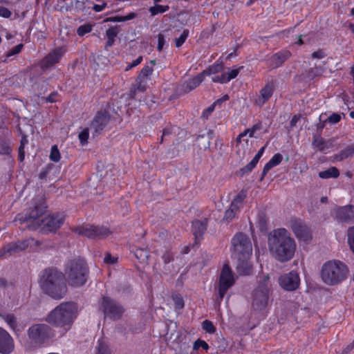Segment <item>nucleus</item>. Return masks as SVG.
I'll return each instance as SVG.
<instances>
[{
    "label": "nucleus",
    "mask_w": 354,
    "mask_h": 354,
    "mask_svg": "<svg viewBox=\"0 0 354 354\" xmlns=\"http://www.w3.org/2000/svg\"><path fill=\"white\" fill-rule=\"evenodd\" d=\"M201 348L207 351L209 350V346L205 341L198 339L194 342L193 349L194 351H198Z\"/></svg>",
    "instance_id": "obj_43"
},
{
    "label": "nucleus",
    "mask_w": 354,
    "mask_h": 354,
    "mask_svg": "<svg viewBox=\"0 0 354 354\" xmlns=\"http://www.w3.org/2000/svg\"><path fill=\"white\" fill-rule=\"evenodd\" d=\"M64 270L68 283L72 287L82 286L88 279L89 269L82 258L75 257L68 261Z\"/></svg>",
    "instance_id": "obj_4"
},
{
    "label": "nucleus",
    "mask_w": 354,
    "mask_h": 354,
    "mask_svg": "<svg viewBox=\"0 0 354 354\" xmlns=\"http://www.w3.org/2000/svg\"><path fill=\"white\" fill-rule=\"evenodd\" d=\"M57 95H58V93L57 91L52 92L50 94H49L46 97V102H50V103L56 102L57 101V100L56 98L57 97Z\"/></svg>",
    "instance_id": "obj_55"
},
{
    "label": "nucleus",
    "mask_w": 354,
    "mask_h": 354,
    "mask_svg": "<svg viewBox=\"0 0 354 354\" xmlns=\"http://www.w3.org/2000/svg\"><path fill=\"white\" fill-rule=\"evenodd\" d=\"M118 34V28L117 26H113L109 28L106 31V36L107 37V40L106 42V47H111L113 45L115 42V39Z\"/></svg>",
    "instance_id": "obj_31"
},
{
    "label": "nucleus",
    "mask_w": 354,
    "mask_h": 354,
    "mask_svg": "<svg viewBox=\"0 0 354 354\" xmlns=\"http://www.w3.org/2000/svg\"><path fill=\"white\" fill-rule=\"evenodd\" d=\"M66 216L63 213L57 212L48 216L41 221L44 228L48 232H55L62 227Z\"/></svg>",
    "instance_id": "obj_21"
},
{
    "label": "nucleus",
    "mask_w": 354,
    "mask_h": 354,
    "mask_svg": "<svg viewBox=\"0 0 354 354\" xmlns=\"http://www.w3.org/2000/svg\"><path fill=\"white\" fill-rule=\"evenodd\" d=\"M92 30V26L89 24H86L80 26L77 29V33L79 36L82 37L84 35L89 33Z\"/></svg>",
    "instance_id": "obj_44"
},
{
    "label": "nucleus",
    "mask_w": 354,
    "mask_h": 354,
    "mask_svg": "<svg viewBox=\"0 0 354 354\" xmlns=\"http://www.w3.org/2000/svg\"><path fill=\"white\" fill-rule=\"evenodd\" d=\"M75 310L76 306L74 303H62L48 315L46 320L48 323L63 327L67 330L73 322Z\"/></svg>",
    "instance_id": "obj_5"
},
{
    "label": "nucleus",
    "mask_w": 354,
    "mask_h": 354,
    "mask_svg": "<svg viewBox=\"0 0 354 354\" xmlns=\"http://www.w3.org/2000/svg\"><path fill=\"white\" fill-rule=\"evenodd\" d=\"M25 147L24 146H19L18 149V160L20 162H23L25 159Z\"/></svg>",
    "instance_id": "obj_56"
},
{
    "label": "nucleus",
    "mask_w": 354,
    "mask_h": 354,
    "mask_svg": "<svg viewBox=\"0 0 354 354\" xmlns=\"http://www.w3.org/2000/svg\"><path fill=\"white\" fill-rule=\"evenodd\" d=\"M39 283L44 292L55 299L63 298L67 292L64 274L55 268L43 270Z\"/></svg>",
    "instance_id": "obj_3"
},
{
    "label": "nucleus",
    "mask_w": 354,
    "mask_h": 354,
    "mask_svg": "<svg viewBox=\"0 0 354 354\" xmlns=\"http://www.w3.org/2000/svg\"><path fill=\"white\" fill-rule=\"evenodd\" d=\"M324 144V142L322 139H320V140H315L313 141V145L318 147L319 149V150H323L324 148H323V145Z\"/></svg>",
    "instance_id": "obj_62"
},
{
    "label": "nucleus",
    "mask_w": 354,
    "mask_h": 354,
    "mask_svg": "<svg viewBox=\"0 0 354 354\" xmlns=\"http://www.w3.org/2000/svg\"><path fill=\"white\" fill-rule=\"evenodd\" d=\"M136 88L134 90L131 91L130 96L131 97L133 98L136 91L144 92L147 89V80L142 79L140 81H138V77H137L136 79Z\"/></svg>",
    "instance_id": "obj_34"
},
{
    "label": "nucleus",
    "mask_w": 354,
    "mask_h": 354,
    "mask_svg": "<svg viewBox=\"0 0 354 354\" xmlns=\"http://www.w3.org/2000/svg\"><path fill=\"white\" fill-rule=\"evenodd\" d=\"M27 335L32 346L41 347L53 337L54 331L47 324H35L29 327Z\"/></svg>",
    "instance_id": "obj_7"
},
{
    "label": "nucleus",
    "mask_w": 354,
    "mask_h": 354,
    "mask_svg": "<svg viewBox=\"0 0 354 354\" xmlns=\"http://www.w3.org/2000/svg\"><path fill=\"white\" fill-rule=\"evenodd\" d=\"M325 53L322 50H318L312 53L311 56L314 59H322L325 57Z\"/></svg>",
    "instance_id": "obj_57"
},
{
    "label": "nucleus",
    "mask_w": 354,
    "mask_h": 354,
    "mask_svg": "<svg viewBox=\"0 0 354 354\" xmlns=\"http://www.w3.org/2000/svg\"><path fill=\"white\" fill-rule=\"evenodd\" d=\"M189 31L188 29H184L180 36L175 39V45L177 48L183 46L189 36Z\"/></svg>",
    "instance_id": "obj_40"
},
{
    "label": "nucleus",
    "mask_w": 354,
    "mask_h": 354,
    "mask_svg": "<svg viewBox=\"0 0 354 354\" xmlns=\"http://www.w3.org/2000/svg\"><path fill=\"white\" fill-rule=\"evenodd\" d=\"M71 230L79 236L89 239H104L112 234L109 228L104 226L83 224L71 228Z\"/></svg>",
    "instance_id": "obj_11"
},
{
    "label": "nucleus",
    "mask_w": 354,
    "mask_h": 354,
    "mask_svg": "<svg viewBox=\"0 0 354 354\" xmlns=\"http://www.w3.org/2000/svg\"><path fill=\"white\" fill-rule=\"evenodd\" d=\"M347 239L349 248L354 254V225L348 228Z\"/></svg>",
    "instance_id": "obj_39"
},
{
    "label": "nucleus",
    "mask_w": 354,
    "mask_h": 354,
    "mask_svg": "<svg viewBox=\"0 0 354 354\" xmlns=\"http://www.w3.org/2000/svg\"><path fill=\"white\" fill-rule=\"evenodd\" d=\"M110 115L106 111H99L93 117L91 122V128L93 130V138L102 134L106 127L110 122Z\"/></svg>",
    "instance_id": "obj_15"
},
{
    "label": "nucleus",
    "mask_w": 354,
    "mask_h": 354,
    "mask_svg": "<svg viewBox=\"0 0 354 354\" xmlns=\"http://www.w3.org/2000/svg\"><path fill=\"white\" fill-rule=\"evenodd\" d=\"M48 206L44 200H39L35 203L32 208H29L26 214H18L15 217V221L21 224L32 221V225H28V227L35 230L41 223L37 220L45 214Z\"/></svg>",
    "instance_id": "obj_9"
},
{
    "label": "nucleus",
    "mask_w": 354,
    "mask_h": 354,
    "mask_svg": "<svg viewBox=\"0 0 354 354\" xmlns=\"http://www.w3.org/2000/svg\"><path fill=\"white\" fill-rule=\"evenodd\" d=\"M353 156L354 145H351L346 147L345 149L341 150L339 153L337 155H336V158L339 160H343Z\"/></svg>",
    "instance_id": "obj_33"
},
{
    "label": "nucleus",
    "mask_w": 354,
    "mask_h": 354,
    "mask_svg": "<svg viewBox=\"0 0 354 354\" xmlns=\"http://www.w3.org/2000/svg\"><path fill=\"white\" fill-rule=\"evenodd\" d=\"M204 80V76L202 73L198 74L197 75L193 77L191 79H189L185 82V90L187 92H189L194 89H195L197 86H198L201 82Z\"/></svg>",
    "instance_id": "obj_27"
},
{
    "label": "nucleus",
    "mask_w": 354,
    "mask_h": 354,
    "mask_svg": "<svg viewBox=\"0 0 354 354\" xmlns=\"http://www.w3.org/2000/svg\"><path fill=\"white\" fill-rule=\"evenodd\" d=\"M328 120L331 124H336L341 120V116L339 113H333L328 118Z\"/></svg>",
    "instance_id": "obj_53"
},
{
    "label": "nucleus",
    "mask_w": 354,
    "mask_h": 354,
    "mask_svg": "<svg viewBox=\"0 0 354 354\" xmlns=\"http://www.w3.org/2000/svg\"><path fill=\"white\" fill-rule=\"evenodd\" d=\"M104 261L106 264L112 265V264H114V263H117L118 258L115 257H113L110 253H106L105 254V257H104Z\"/></svg>",
    "instance_id": "obj_52"
},
{
    "label": "nucleus",
    "mask_w": 354,
    "mask_h": 354,
    "mask_svg": "<svg viewBox=\"0 0 354 354\" xmlns=\"http://www.w3.org/2000/svg\"><path fill=\"white\" fill-rule=\"evenodd\" d=\"M14 347L12 337L5 329L0 327V353L10 354L13 351Z\"/></svg>",
    "instance_id": "obj_25"
},
{
    "label": "nucleus",
    "mask_w": 354,
    "mask_h": 354,
    "mask_svg": "<svg viewBox=\"0 0 354 354\" xmlns=\"http://www.w3.org/2000/svg\"><path fill=\"white\" fill-rule=\"evenodd\" d=\"M220 100H217L213 104L210 105L207 109H204L202 113V117L207 119L208 117L211 115V113L214 111L215 105L217 104Z\"/></svg>",
    "instance_id": "obj_49"
},
{
    "label": "nucleus",
    "mask_w": 354,
    "mask_h": 354,
    "mask_svg": "<svg viewBox=\"0 0 354 354\" xmlns=\"http://www.w3.org/2000/svg\"><path fill=\"white\" fill-rule=\"evenodd\" d=\"M354 348V340L348 345H347L343 350L344 354H347Z\"/></svg>",
    "instance_id": "obj_63"
},
{
    "label": "nucleus",
    "mask_w": 354,
    "mask_h": 354,
    "mask_svg": "<svg viewBox=\"0 0 354 354\" xmlns=\"http://www.w3.org/2000/svg\"><path fill=\"white\" fill-rule=\"evenodd\" d=\"M162 259L165 265L172 262L174 260V256L172 252L167 250L162 256Z\"/></svg>",
    "instance_id": "obj_48"
},
{
    "label": "nucleus",
    "mask_w": 354,
    "mask_h": 354,
    "mask_svg": "<svg viewBox=\"0 0 354 354\" xmlns=\"http://www.w3.org/2000/svg\"><path fill=\"white\" fill-rule=\"evenodd\" d=\"M201 326L202 328L209 334H213L216 332V328L214 326L213 323L208 319L204 320L202 322Z\"/></svg>",
    "instance_id": "obj_41"
},
{
    "label": "nucleus",
    "mask_w": 354,
    "mask_h": 354,
    "mask_svg": "<svg viewBox=\"0 0 354 354\" xmlns=\"http://www.w3.org/2000/svg\"><path fill=\"white\" fill-rule=\"evenodd\" d=\"M49 157H50V160H52L53 162H57L60 160V158H61L60 152H59L57 145H53L51 147Z\"/></svg>",
    "instance_id": "obj_42"
},
{
    "label": "nucleus",
    "mask_w": 354,
    "mask_h": 354,
    "mask_svg": "<svg viewBox=\"0 0 354 354\" xmlns=\"http://www.w3.org/2000/svg\"><path fill=\"white\" fill-rule=\"evenodd\" d=\"M268 246L272 257L280 262L290 261L296 250V243L285 228L273 230L268 236Z\"/></svg>",
    "instance_id": "obj_1"
},
{
    "label": "nucleus",
    "mask_w": 354,
    "mask_h": 354,
    "mask_svg": "<svg viewBox=\"0 0 354 354\" xmlns=\"http://www.w3.org/2000/svg\"><path fill=\"white\" fill-rule=\"evenodd\" d=\"M97 354H111L108 346L102 339L98 340L97 353Z\"/></svg>",
    "instance_id": "obj_45"
},
{
    "label": "nucleus",
    "mask_w": 354,
    "mask_h": 354,
    "mask_svg": "<svg viewBox=\"0 0 354 354\" xmlns=\"http://www.w3.org/2000/svg\"><path fill=\"white\" fill-rule=\"evenodd\" d=\"M262 124L261 122H259L254 124L251 128L246 129L247 131H248V136L250 138H252L254 136V133L257 131L261 129Z\"/></svg>",
    "instance_id": "obj_50"
},
{
    "label": "nucleus",
    "mask_w": 354,
    "mask_h": 354,
    "mask_svg": "<svg viewBox=\"0 0 354 354\" xmlns=\"http://www.w3.org/2000/svg\"><path fill=\"white\" fill-rule=\"evenodd\" d=\"M49 173V169L48 167H46L44 169H42L39 174V178L40 180H45Z\"/></svg>",
    "instance_id": "obj_60"
},
{
    "label": "nucleus",
    "mask_w": 354,
    "mask_h": 354,
    "mask_svg": "<svg viewBox=\"0 0 354 354\" xmlns=\"http://www.w3.org/2000/svg\"><path fill=\"white\" fill-rule=\"evenodd\" d=\"M277 87V81L274 79L266 82L264 86L260 89L259 94L254 100V104L262 107L272 97Z\"/></svg>",
    "instance_id": "obj_16"
},
{
    "label": "nucleus",
    "mask_w": 354,
    "mask_h": 354,
    "mask_svg": "<svg viewBox=\"0 0 354 354\" xmlns=\"http://www.w3.org/2000/svg\"><path fill=\"white\" fill-rule=\"evenodd\" d=\"M100 310L103 313L104 318L115 321L120 319L124 311L123 306L109 297L101 298Z\"/></svg>",
    "instance_id": "obj_12"
},
{
    "label": "nucleus",
    "mask_w": 354,
    "mask_h": 354,
    "mask_svg": "<svg viewBox=\"0 0 354 354\" xmlns=\"http://www.w3.org/2000/svg\"><path fill=\"white\" fill-rule=\"evenodd\" d=\"M326 71V67L325 66V63H323L322 65H316L315 67L310 68L308 71L307 77L310 80H313L316 77H322Z\"/></svg>",
    "instance_id": "obj_29"
},
{
    "label": "nucleus",
    "mask_w": 354,
    "mask_h": 354,
    "mask_svg": "<svg viewBox=\"0 0 354 354\" xmlns=\"http://www.w3.org/2000/svg\"><path fill=\"white\" fill-rule=\"evenodd\" d=\"M33 241V239L29 238L22 241H17L16 242H11L5 245L0 249V258L10 256L13 254L19 253L27 249Z\"/></svg>",
    "instance_id": "obj_17"
},
{
    "label": "nucleus",
    "mask_w": 354,
    "mask_h": 354,
    "mask_svg": "<svg viewBox=\"0 0 354 354\" xmlns=\"http://www.w3.org/2000/svg\"><path fill=\"white\" fill-rule=\"evenodd\" d=\"M348 270L340 261H328L324 263L321 270L323 282L329 286L337 285L346 279Z\"/></svg>",
    "instance_id": "obj_6"
},
{
    "label": "nucleus",
    "mask_w": 354,
    "mask_h": 354,
    "mask_svg": "<svg viewBox=\"0 0 354 354\" xmlns=\"http://www.w3.org/2000/svg\"><path fill=\"white\" fill-rule=\"evenodd\" d=\"M345 27H347L350 32L354 35V24L351 22H346L344 24Z\"/></svg>",
    "instance_id": "obj_64"
},
{
    "label": "nucleus",
    "mask_w": 354,
    "mask_h": 354,
    "mask_svg": "<svg viewBox=\"0 0 354 354\" xmlns=\"http://www.w3.org/2000/svg\"><path fill=\"white\" fill-rule=\"evenodd\" d=\"M11 15L12 12L7 8L0 6V17L9 18Z\"/></svg>",
    "instance_id": "obj_54"
},
{
    "label": "nucleus",
    "mask_w": 354,
    "mask_h": 354,
    "mask_svg": "<svg viewBox=\"0 0 354 354\" xmlns=\"http://www.w3.org/2000/svg\"><path fill=\"white\" fill-rule=\"evenodd\" d=\"M300 119V116L299 115H294L290 121V127H294L296 126L297 123L298 122V121Z\"/></svg>",
    "instance_id": "obj_61"
},
{
    "label": "nucleus",
    "mask_w": 354,
    "mask_h": 354,
    "mask_svg": "<svg viewBox=\"0 0 354 354\" xmlns=\"http://www.w3.org/2000/svg\"><path fill=\"white\" fill-rule=\"evenodd\" d=\"M24 44H19L15 47H13L12 49H10L9 51L6 53V57H10L11 56L15 55L17 54H19L23 49Z\"/></svg>",
    "instance_id": "obj_47"
},
{
    "label": "nucleus",
    "mask_w": 354,
    "mask_h": 354,
    "mask_svg": "<svg viewBox=\"0 0 354 354\" xmlns=\"http://www.w3.org/2000/svg\"><path fill=\"white\" fill-rule=\"evenodd\" d=\"M169 6H162V5H158L155 4L153 6H151L149 8V11L151 13V16H156L158 14L164 13L169 10Z\"/></svg>",
    "instance_id": "obj_36"
},
{
    "label": "nucleus",
    "mask_w": 354,
    "mask_h": 354,
    "mask_svg": "<svg viewBox=\"0 0 354 354\" xmlns=\"http://www.w3.org/2000/svg\"><path fill=\"white\" fill-rule=\"evenodd\" d=\"M106 7V3H103L102 4H94L93 10L96 12H100L102 11Z\"/></svg>",
    "instance_id": "obj_59"
},
{
    "label": "nucleus",
    "mask_w": 354,
    "mask_h": 354,
    "mask_svg": "<svg viewBox=\"0 0 354 354\" xmlns=\"http://www.w3.org/2000/svg\"><path fill=\"white\" fill-rule=\"evenodd\" d=\"M270 277L266 275L259 283L252 293V308L254 310L261 311L266 309L268 303Z\"/></svg>",
    "instance_id": "obj_10"
},
{
    "label": "nucleus",
    "mask_w": 354,
    "mask_h": 354,
    "mask_svg": "<svg viewBox=\"0 0 354 354\" xmlns=\"http://www.w3.org/2000/svg\"><path fill=\"white\" fill-rule=\"evenodd\" d=\"M243 66H239L236 68L229 69L228 72H223L224 65L223 62L218 61L210 65L207 69L202 72L203 76L213 75L212 81L215 83L226 84L230 80L235 79L239 74Z\"/></svg>",
    "instance_id": "obj_8"
},
{
    "label": "nucleus",
    "mask_w": 354,
    "mask_h": 354,
    "mask_svg": "<svg viewBox=\"0 0 354 354\" xmlns=\"http://www.w3.org/2000/svg\"><path fill=\"white\" fill-rule=\"evenodd\" d=\"M280 286L286 291H294L300 285V277L297 271L292 270L279 278Z\"/></svg>",
    "instance_id": "obj_19"
},
{
    "label": "nucleus",
    "mask_w": 354,
    "mask_h": 354,
    "mask_svg": "<svg viewBox=\"0 0 354 354\" xmlns=\"http://www.w3.org/2000/svg\"><path fill=\"white\" fill-rule=\"evenodd\" d=\"M247 196L246 191L241 190L232 201L230 205L227 209L225 210L223 219L227 222L232 221L235 217L240 209L244 200Z\"/></svg>",
    "instance_id": "obj_18"
},
{
    "label": "nucleus",
    "mask_w": 354,
    "mask_h": 354,
    "mask_svg": "<svg viewBox=\"0 0 354 354\" xmlns=\"http://www.w3.org/2000/svg\"><path fill=\"white\" fill-rule=\"evenodd\" d=\"M234 274L230 266L225 263L222 268L219 279L218 292V296L216 299L218 302H221L227 290L234 284Z\"/></svg>",
    "instance_id": "obj_13"
},
{
    "label": "nucleus",
    "mask_w": 354,
    "mask_h": 354,
    "mask_svg": "<svg viewBox=\"0 0 354 354\" xmlns=\"http://www.w3.org/2000/svg\"><path fill=\"white\" fill-rule=\"evenodd\" d=\"M335 219L338 223H349L354 221V205L337 207L335 210Z\"/></svg>",
    "instance_id": "obj_22"
},
{
    "label": "nucleus",
    "mask_w": 354,
    "mask_h": 354,
    "mask_svg": "<svg viewBox=\"0 0 354 354\" xmlns=\"http://www.w3.org/2000/svg\"><path fill=\"white\" fill-rule=\"evenodd\" d=\"M165 44V39L164 35L159 33L158 35V45L157 49L158 51H161Z\"/></svg>",
    "instance_id": "obj_51"
},
{
    "label": "nucleus",
    "mask_w": 354,
    "mask_h": 354,
    "mask_svg": "<svg viewBox=\"0 0 354 354\" xmlns=\"http://www.w3.org/2000/svg\"><path fill=\"white\" fill-rule=\"evenodd\" d=\"M0 317L2 318L9 326L10 328L15 330L17 328V318L12 313H0Z\"/></svg>",
    "instance_id": "obj_32"
},
{
    "label": "nucleus",
    "mask_w": 354,
    "mask_h": 354,
    "mask_svg": "<svg viewBox=\"0 0 354 354\" xmlns=\"http://www.w3.org/2000/svg\"><path fill=\"white\" fill-rule=\"evenodd\" d=\"M254 169V167L251 166L250 163L247 164L245 167H242L240 169V171L242 173V175L249 174Z\"/></svg>",
    "instance_id": "obj_58"
},
{
    "label": "nucleus",
    "mask_w": 354,
    "mask_h": 354,
    "mask_svg": "<svg viewBox=\"0 0 354 354\" xmlns=\"http://www.w3.org/2000/svg\"><path fill=\"white\" fill-rule=\"evenodd\" d=\"M207 219L198 220L195 219L192 222V232L194 236V244L199 245L203 235L207 230Z\"/></svg>",
    "instance_id": "obj_24"
},
{
    "label": "nucleus",
    "mask_w": 354,
    "mask_h": 354,
    "mask_svg": "<svg viewBox=\"0 0 354 354\" xmlns=\"http://www.w3.org/2000/svg\"><path fill=\"white\" fill-rule=\"evenodd\" d=\"M171 299L174 304L176 310H182L185 306V301L182 295L179 293H175L171 295Z\"/></svg>",
    "instance_id": "obj_35"
},
{
    "label": "nucleus",
    "mask_w": 354,
    "mask_h": 354,
    "mask_svg": "<svg viewBox=\"0 0 354 354\" xmlns=\"http://www.w3.org/2000/svg\"><path fill=\"white\" fill-rule=\"evenodd\" d=\"M339 176V171L335 167H330L326 170L319 172V177L322 179L337 178Z\"/></svg>",
    "instance_id": "obj_30"
},
{
    "label": "nucleus",
    "mask_w": 354,
    "mask_h": 354,
    "mask_svg": "<svg viewBox=\"0 0 354 354\" xmlns=\"http://www.w3.org/2000/svg\"><path fill=\"white\" fill-rule=\"evenodd\" d=\"M283 160V156L279 153H275L270 160L264 165L261 173V180L267 175L268 172L274 167L279 165Z\"/></svg>",
    "instance_id": "obj_26"
},
{
    "label": "nucleus",
    "mask_w": 354,
    "mask_h": 354,
    "mask_svg": "<svg viewBox=\"0 0 354 354\" xmlns=\"http://www.w3.org/2000/svg\"><path fill=\"white\" fill-rule=\"evenodd\" d=\"M78 138L80 143L82 146H84L88 144V140L89 138V129L86 127L81 131L78 134Z\"/></svg>",
    "instance_id": "obj_38"
},
{
    "label": "nucleus",
    "mask_w": 354,
    "mask_h": 354,
    "mask_svg": "<svg viewBox=\"0 0 354 354\" xmlns=\"http://www.w3.org/2000/svg\"><path fill=\"white\" fill-rule=\"evenodd\" d=\"M64 55L62 48H56L46 55L40 62L42 69H47L58 63Z\"/></svg>",
    "instance_id": "obj_23"
},
{
    "label": "nucleus",
    "mask_w": 354,
    "mask_h": 354,
    "mask_svg": "<svg viewBox=\"0 0 354 354\" xmlns=\"http://www.w3.org/2000/svg\"><path fill=\"white\" fill-rule=\"evenodd\" d=\"M134 254L140 262H145L149 256V252L146 248H137L134 252Z\"/></svg>",
    "instance_id": "obj_37"
},
{
    "label": "nucleus",
    "mask_w": 354,
    "mask_h": 354,
    "mask_svg": "<svg viewBox=\"0 0 354 354\" xmlns=\"http://www.w3.org/2000/svg\"><path fill=\"white\" fill-rule=\"evenodd\" d=\"M12 152V148L6 141H2L0 142V154L2 155H10Z\"/></svg>",
    "instance_id": "obj_46"
},
{
    "label": "nucleus",
    "mask_w": 354,
    "mask_h": 354,
    "mask_svg": "<svg viewBox=\"0 0 354 354\" xmlns=\"http://www.w3.org/2000/svg\"><path fill=\"white\" fill-rule=\"evenodd\" d=\"M149 64L150 66L148 64L145 65L144 67L140 71L138 75L137 76L138 77V81H140L142 79L148 80L149 77L152 75L153 72V67L156 64V59L150 60Z\"/></svg>",
    "instance_id": "obj_28"
},
{
    "label": "nucleus",
    "mask_w": 354,
    "mask_h": 354,
    "mask_svg": "<svg viewBox=\"0 0 354 354\" xmlns=\"http://www.w3.org/2000/svg\"><path fill=\"white\" fill-rule=\"evenodd\" d=\"M290 56V50L282 49L268 57L266 64L270 70L276 69L281 66Z\"/></svg>",
    "instance_id": "obj_20"
},
{
    "label": "nucleus",
    "mask_w": 354,
    "mask_h": 354,
    "mask_svg": "<svg viewBox=\"0 0 354 354\" xmlns=\"http://www.w3.org/2000/svg\"><path fill=\"white\" fill-rule=\"evenodd\" d=\"M289 227L300 241L308 242L313 238L310 228L299 218H292L289 221Z\"/></svg>",
    "instance_id": "obj_14"
},
{
    "label": "nucleus",
    "mask_w": 354,
    "mask_h": 354,
    "mask_svg": "<svg viewBox=\"0 0 354 354\" xmlns=\"http://www.w3.org/2000/svg\"><path fill=\"white\" fill-rule=\"evenodd\" d=\"M232 257L237 260V272L241 275H250L252 272L250 257L252 245L250 237L243 232L236 233L231 239Z\"/></svg>",
    "instance_id": "obj_2"
}]
</instances>
